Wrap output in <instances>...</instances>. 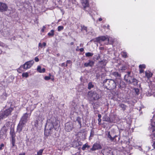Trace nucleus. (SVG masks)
<instances>
[{"instance_id":"obj_51","label":"nucleus","mask_w":155,"mask_h":155,"mask_svg":"<svg viewBox=\"0 0 155 155\" xmlns=\"http://www.w3.org/2000/svg\"><path fill=\"white\" fill-rule=\"evenodd\" d=\"M79 50L80 51H81V52H83L84 51V49L83 48H80V49H79Z\"/></svg>"},{"instance_id":"obj_26","label":"nucleus","mask_w":155,"mask_h":155,"mask_svg":"<svg viewBox=\"0 0 155 155\" xmlns=\"http://www.w3.org/2000/svg\"><path fill=\"white\" fill-rule=\"evenodd\" d=\"M76 122H77L80 125V128L81 127V118L79 117H77L76 120Z\"/></svg>"},{"instance_id":"obj_30","label":"nucleus","mask_w":155,"mask_h":155,"mask_svg":"<svg viewBox=\"0 0 155 155\" xmlns=\"http://www.w3.org/2000/svg\"><path fill=\"white\" fill-rule=\"evenodd\" d=\"M94 55V54L93 53L91 52H87L85 54V55L87 57H92Z\"/></svg>"},{"instance_id":"obj_27","label":"nucleus","mask_w":155,"mask_h":155,"mask_svg":"<svg viewBox=\"0 0 155 155\" xmlns=\"http://www.w3.org/2000/svg\"><path fill=\"white\" fill-rule=\"evenodd\" d=\"M15 139H12L11 140V143L12 144V146L11 147V148H13L14 147H16V146L15 145Z\"/></svg>"},{"instance_id":"obj_43","label":"nucleus","mask_w":155,"mask_h":155,"mask_svg":"<svg viewBox=\"0 0 155 155\" xmlns=\"http://www.w3.org/2000/svg\"><path fill=\"white\" fill-rule=\"evenodd\" d=\"M44 79L46 80H48L50 79V77L49 76H45Z\"/></svg>"},{"instance_id":"obj_47","label":"nucleus","mask_w":155,"mask_h":155,"mask_svg":"<svg viewBox=\"0 0 155 155\" xmlns=\"http://www.w3.org/2000/svg\"><path fill=\"white\" fill-rule=\"evenodd\" d=\"M46 28L45 26H44L43 27L42 29L41 30V31L42 32H44L45 29Z\"/></svg>"},{"instance_id":"obj_62","label":"nucleus","mask_w":155,"mask_h":155,"mask_svg":"<svg viewBox=\"0 0 155 155\" xmlns=\"http://www.w3.org/2000/svg\"><path fill=\"white\" fill-rule=\"evenodd\" d=\"M100 49L101 50H103V49H104V48L103 47H101Z\"/></svg>"},{"instance_id":"obj_38","label":"nucleus","mask_w":155,"mask_h":155,"mask_svg":"<svg viewBox=\"0 0 155 155\" xmlns=\"http://www.w3.org/2000/svg\"><path fill=\"white\" fill-rule=\"evenodd\" d=\"M81 27L82 30H85L86 32L87 31V27L85 26L84 25H81Z\"/></svg>"},{"instance_id":"obj_2","label":"nucleus","mask_w":155,"mask_h":155,"mask_svg":"<svg viewBox=\"0 0 155 155\" xmlns=\"http://www.w3.org/2000/svg\"><path fill=\"white\" fill-rule=\"evenodd\" d=\"M124 80L127 83L133 84L134 85H137L138 82L137 80L132 77L130 71L126 72V74L124 76Z\"/></svg>"},{"instance_id":"obj_20","label":"nucleus","mask_w":155,"mask_h":155,"mask_svg":"<svg viewBox=\"0 0 155 155\" xmlns=\"http://www.w3.org/2000/svg\"><path fill=\"white\" fill-rule=\"evenodd\" d=\"M107 138H108L111 141H113L114 140V139L117 137V136H112L111 134H110V132H107Z\"/></svg>"},{"instance_id":"obj_19","label":"nucleus","mask_w":155,"mask_h":155,"mask_svg":"<svg viewBox=\"0 0 155 155\" xmlns=\"http://www.w3.org/2000/svg\"><path fill=\"white\" fill-rule=\"evenodd\" d=\"M7 94L5 92L3 93L2 95L0 96V103H2L6 99Z\"/></svg>"},{"instance_id":"obj_24","label":"nucleus","mask_w":155,"mask_h":155,"mask_svg":"<svg viewBox=\"0 0 155 155\" xmlns=\"http://www.w3.org/2000/svg\"><path fill=\"white\" fill-rule=\"evenodd\" d=\"M39 122V123L40 125H41L42 124V122L44 119L43 117L41 116H39L38 117V119Z\"/></svg>"},{"instance_id":"obj_41","label":"nucleus","mask_w":155,"mask_h":155,"mask_svg":"<svg viewBox=\"0 0 155 155\" xmlns=\"http://www.w3.org/2000/svg\"><path fill=\"white\" fill-rule=\"evenodd\" d=\"M127 69V67L125 66H123L120 67V69L122 71H125Z\"/></svg>"},{"instance_id":"obj_53","label":"nucleus","mask_w":155,"mask_h":155,"mask_svg":"<svg viewBox=\"0 0 155 155\" xmlns=\"http://www.w3.org/2000/svg\"><path fill=\"white\" fill-rule=\"evenodd\" d=\"M98 124H99V123H101V118H98Z\"/></svg>"},{"instance_id":"obj_54","label":"nucleus","mask_w":155,"mask_h":155,"mask_svg":"<svg viewBox=\"0 0 155 155\" xmlns=\"http://www.w3.org/2000/svg\"><path fill=\"white\" fill-rule=\"evenodd\" d=\"M98 118H101V115L100 114H99L98 115Z\"/></svg>"},{"instance_id":"obj_16","label":"nucleus","mask_w":155,"mask_h":155,"mask_svg":"<svg viewBox=\"0 0 155 155\" xmlns=\"http://www.w3.org/2000/svg\"><path fill=\"white\" fill-rule=\"evenodd\" d=\"M88 61V62H86L84 63V66L85 67H90L91 68L92 67L94 64V62L91 60H89Z\"/></svg>"},{"instance_id":"obj_50","label":"nucleus","mask_w":155,"mask_h":155,"mask_svg":"<svg viewBox=\"0 0 155 155\" xmlns=\"http://www.w3.org/2000/svg\"><path fill=\"white\" fill-rule=\"evenodd\" d=\"M144 71V70L142 69H140V73H141L143 72Z\"/></svg>"},{"instance_id":"obj_15","label":"nucleus","mask_w":155,"mask_h":155,"mask_svg":"<svg viewBox=\"0 0 155 155\" xmlns=\"http://www.w3.org/2000/svg\"><path fill=\"white\" fill-rule=\"evenodd\" d=\"M103 155H112V152L108 149H105L102 150Z\"/></svg>"},{"instance_id":"obj_13","label":"nucleus","mask_w":155,"mask_h":155,"mask_svg":"<svg viewBox=\"0 0 155 155\" xmlns=\"http://www.w3.org/2000/svg\"><path fill=\"white\" fill-rule=\"evenodd\" d=\"M81 3L84 10L88 7V0H81Z\"/></svg>"},{"instance_id":"obj_12","label":"nucleus","mask_w":155,"mask_h":155,"mask_svg":"<svg viewBox=\"0 0 155 155\" xmlns=\"http://www.w3.org/2000/svg\"><path fill=\"white\" fill-rule=\"evenodd\" d=\"M107 39V40L109 42L110 40V38L109 37L107 36H101L97 38L96 40L97 41L100 42L101 41H104Z\"/></svg>"},{"instance_id":"obj_4","label":"nucleus","mask_w":155,"mask_h":155,"mask_svg":"<svg viewBox=\"0 0 155 155\" xmlns=\"http://www.w3.org/2000/svg\"><path fill=\"white\" fill-rule=\"evenodd\" d=\"M104 84L107 89H113L116 87L117 85L118 86L116 81L113 79H107L104 82Z\"/></svg>"},{"instance_id":"obj_23","label":"nucleus","mask_w":155,"mask_h":155,"mask_svg":"<svg viewBox=\"0 0 155 155\" xmlns=\"http://www.w3.org/2000/svg\"><path fill=\"white\" fill-rule=\"evenodd\" d=\"M103 120L104 121H105L107 122H110V118L106 114L104 116L103 118Z\"/></svg>"},{"instance_id":"obj_60","label":"nucleus","mask_w":155,"mask_h":155,"mask_svg":"<svg viewBox=\"0 0 155 155\" xmlns=\"http://www.w3.org/2000/svg\"><path fill=\"white\" fill-rule=\"evenodd\" d=\"M135 91H136V92L137 93V92H138L139 90L138 89H136Z\"/></svg>"},{"instance_id":"obj_42","label":"nucleus","mask_w":155,"mask_h":155,"mask_svg":"<svg viewBox=\"0 0 155 155\" xmlns=\"http://www.w3.org/2000/svg\"><path fill=\"white\" fill-rule=\"evenodd\" d=\"M91 104H92V106L93 107V108L94 109H95V108H97L96 107H97V106L96 107V106H95V103H94V102L93 103H91Z\"/></svg>"},{"instance_id":"obj_59","label":"nucleus","mask_w":155,"mask_h":155,"mask_svg":"<svg viewBox=\"0 0 155 155\" xmlns=\"http://www.w3.org/2000/svg\"><path fill=\"white\" fill-rule=\"evenodd\" d=\"M102 18H100L99 19V21H102Z\"/></svg>"},{"instance_id":"obj_56","label":"nucleus","mask_w":155,"mask_h":155,"mask_svg":"<svg viewBox=\"0 0 155 155\" xmlns=\"http://www.w3.org/2000/svg\"><path fill=\"white\" fill-rule=\"evenodd\" d=\"M42 45H43V46L45 47V46L46 45V43L45 42H43L42 44Z\"/></svg>"},{"instance_id":"obj_37","label":"nucleus","mask_w":155,"mask_h":155,"mask_svg":"<svg viewBox=\"0 0 155 155\" xmlns=\"http://www.w3.org/2000/svg\"><path fill=\"white\" fill-rule=\"evenodd\" d=\"M64 29V27L62 26H58V31H61L63 30Z\"/></svg>"},{"instance_id":"obj_49","label":"nucleus","mask_w":155,"mask_h":155,"mask_svg":"<svg viewBox=\"0 0 155 155\" xmlns=\"http://www.w3.org/2000/svg\"><path fill=\"white\" fill-rule=\"evenodd\" d=\"M67 64H71V61L70 60H67L66 61Z\"/></svg>"},{"instance_id":"obj_7","label":"nucleus","mask_w":155,"mask_h":155,"mask_svg":"<svg viewBox=\"0 0 155 155\" xmlns=\"http://www.w3.org/2000/svg\"><path fill=\"white\" fill-rule=\"evenodd\" d=\"M34 63L33 60H31L25 62L24 64L20 66V68H23L25 69L30 68Z\"/></svg>"},{"instance_id":"obj_40","label":"nucleus","mask_w":155,"mask_h":155,"mask_svg":"<svg viewBox=\"0 0 155 155\" xmlns=\"http://www.w3.org/2000/svg\"><path fill=\"white\" fill-rule=\"evenodd\" d=\"M146 66L145 64H140L139 66V68L140 69H142L143 68H145Z\"/></svg>"},{"instance_id":"obj_18","label":"nucleus","mask_w":155,"mask_h":155,"mask_svg":"<svg viewBox=\"0 0 155 155\" xmlns=\"http://www.w3.org/2000/svg\"><path fill=\"white\" fill-rule=\"evenodd\" d=\"M118 106L119 108H121L120 110L123 111L126 110L127 108L128 107V106L127 105L122 103H120Z\"/></svg>"},{"instance_id":"obj_45","label":"nucleus","mask_w":155,"mask_h":155,"mask_svg":"<svg viewBox=\"0 0 155 155\" xmlns=\"http://www.w3.org/2000/svg\"><path fill=\"white\" fill-rule=\"evenodd\" d=\"M35 60L36 62H38L39 61V59L37 57H36L35 58Z\"/></svg>"},{"instance_id":"obj_11","label":"nucleus","mask_w":155,"mask_h":155,"mask_svg":"<svg viewBox=\"0 0 155 155\" xmlns=\"http://www.w3.org/2000/svg\"><path fill=\"white\" fill-rule=\"evenodd\" d=\"M8 8V7L6 4L0 2V11L1 12L6 11H7Z\"/></svg>"},{"instance_id":"obj_31","label":"nucleus","mask_w":155,"mask_h":155,"mask_svg":"<svg viewBox=\"0 0 155 155\" xmlns=\"http://www.w3.org/2000/svg\"><path fill=\"white\" fill-rule=\"evenodd\" d=\"M88 88L89 90L94 87V85L92 84V82H90L88 83Z\"/></svg>"},{"instance_id":"obj_5","label":"nucleus","mask_w":155,"mask_h":155,"mask_svg":"<svg viewBox=\"0 0 155 155\" xmlns=\"http://www.w3.org/2000/svg\"><path fill=\"white\" fill-rule=\"evenodd\" d=\"M12 111L11 109H8L6 110L4 112H0V120L6 118L9 116Z\"/></svg>"},{"instance_id":"obj_1","label":"nucleus","mask_w":155,"mask_h":155,"mask_svg":"<svg viewBox=\"0 0 155 155\" xmlns=\"http://www.w3.org/2000/svg\"><path fill=\"white\" fill-rule=\"evenodd\" d=\"M56 119L54 117L51 118L47 120L45 130L44 134L45 136H48L51 134L54 125L56 124Z\"/></svg>"},{"instance_id":"obj_32","label":"nucleus","mask_w":155,"mask_h":155,"mask_svg":"<svg viewBox=\"0 0 155 155\" xmlns=\"http://www.w3.org/2000/svg\"><path fill=\"white\" fill-rule=\"evenodd\" d=\"M100 58L101 56L100 55V54H98L97 55H94V56L93 58V59L94 60L96 59L97 60H98Z\"/></svg>"},{"instance_id":"obj_34","label":"nucleus","mask_w":155,"mask_h":155,"mask_svg":"<svg viewBox=\"0 0 155 155\" xmlns=\"http://www.w3.org/2000/svg\"><path fill=\"white\" fill-rule=\"evenodd\" d=\"M35 126L36 127H38V126H41V125H40V124L39 123V120L37 119L35 120Z\"/></svg>"},{"instance_id":"obj_6","label":"nucleus","mask_w":155,"mask_h":155,"mask_svg":"<svg viewBox=\"0 0 155 155\" xmlns=\"http://www.w3.org/2000/svg\"><path fill=\"white\" fill-rule=\"evenodd\" d=\"M88 95L89 97L94 100H97L100 98L99 94L96 92L90 91L88 93Z\"/></svg>"},{"instance_id":"obj_48","label":"nucleus","mask_w":155,"mask_h":155,"mask_svg":"<svg viewBox=\"0 0 155 155\" xmlns=\"http://www.w3.org/2000/svg\"><path fill=\"white\" fill-rule=\"evenodd\" d=\"M75 143H76V146H78L79 145H81V143H80L79 144V143L78 142H77V141H76L75 142Z\"/></svg>"},{"instance_id":"obj_25","label":"nucleus","mask_w":155,"mask_h":155,"mask_svg":"<svg viewBox=\"0 0 155 155\" xmlns=\"http://www.w3.org/2000/svg\"><path fill=\"white\" fill-rule=\"evenodd\" d=\"M145 74L146 77L148 78L151 77L152 75V73H151L149 71H146Z\"/></svg>"},{"instance_id":"obj_10","label":"nucleus","mask_w":155,"mask_h":155,"mask_svg":"<svg viewBox=\"0 0 155 155\" xmlns=\"http://www.w3.org/2000/svg\"><path fill=\"white\" fill-rule=\"evenodd\" d=\"M73 127V125L71 123H67L65 124V129L68 132H70L71 131Z\"/></svg>"},{"instance_id":"obj_8","label":"nucleus","mask_w":155,"mask_h":155,"mask_svg":"<svg viewBox=\"0 0 155 155\" xmlns=\"http://www.w3.org/2000/svg\"><path fill=\"white\" fill-rule=\"evenodd\" d=\"M30 115L31 114L26 113L24 114L21 118L20 121L25 124L28 121V118L30 117Z\"/></svg>"},{"instance_id":"obj_52","label":"nucleus","mask_w":155,"mask_h":155,"mask_svg":"<svg viewBox=\"0 0 155 155\" xmlns=\"http://www.w3.org/2000/svg\"><path fill=\"white\" fill-rule=\"evenodd\" d=\"M42 45L41 44V43H40L38 44V47H41V48H42Z\"/></svg>"},{"instance_id":"obj_29","label":"nucleus","mask_w":155,"mask_h":155,"mask_svg":"<svg viewBox=\"0 0 155 155\" xmlns=\"http://www.w3.org/2000/svg\"><path fill=\"white\" fill-rule=\"evenodd\" d=\"M90 147V146L88 145V144L87 143H86L83 146V147L82 148V149L84 150H85L86 148H89Z\"/></svg>"},{"instance_id":"obj_22","label":"nucleus","mask_w":155,"mask_h":155,"mask_svg":"<svg viewBox=\"0 0 155 155\" xmlns=\"http://www.w3.org/2000/svg\"><path fill=\"white\" fill-rule=\"evenodd\" d=\"M37 71L40 73H43L45 72V68L41 69V67L40 66H38L37 68Z\"/></svg>"},{"instance_id":"obj_58","label":"nucleus","mask_w":155,"mask_h":155,"mask_svg":"<svg viewBox=\"0 0 155 155\" xmlns=\"http://www.w3.org/2000/svg\"><path fill=\"white\" fill-rule=\"evenodd\" d=\"M153 147L155 148V142L153 143Z\"/></svg>"},{"instance_id":"obj_33","label":"nucleus","mask_w":155,"mask_h":155,"mask_svg":"<svg viewBox=\"0 0 155 155\" xmlns=\"http://www.w3.org/2000/svg\"><path fill=\"white\" fill-rule=\"evenodd\" d=\"M48 35L49 36H53L54 35V31L53 30H51L50 32H49Z\"/></svg>"},{"instance_id":"obj_44","label":"nucleus","mask_w":155,"mask_h":155,"mask_svg":"<svg viewBox=\"0 0 155 155\" xmlns=\"http://www.w3.org/2000/svg\"><path fill=\"white\" fill-rule=\"evenodd\" d=\"M151 137H152V138L153 140H155V134L153 133L151 135Z\"/></svg>"},{"instance_id":"obj_61","label":"nucleus","mask_w":155,"mask_h":155,"mask_svg":"<svg viewBox=\"0 0 155 155\" xmlns=\"http://www.w3.org/2000/svg\"><path fill=\"white\" fill-rule=\"evenodd\" d=\"M80 46L81 47H82L83 46V44H81L80 45Z\"/></svg>"},{"instance_id":"obj_35","label":"nucleus","mask_w":155,"mask_h":155,"mask_svg":"<svg viewBox=\"0 0 155 155\" xmlns=\"http://www.w3.org/2000/svg\"><path fill=\"white\" fill-rule=\"evenodd\" d=\"M121 55L123 57L126 58L127 57V53L126 52H121Z\"/></svg>"},{"instance_id":"obj_39","label":"nucleus","mask_w":155,"mask_h":155,"mask_svg":"<svg viewBox=\"0 0 155 155\" xmlns=\"http://www.w3.org/2000/svg\"><path fill=\"white\" fill-rule=\"evenodd\" d=\"M43 151V149H41L40 150L37 152V154L38 155H42Z\"/></svg>"},{"instance_id":"obj_17","label":"nucleus","mask_w":155,"mask_h":155,"mask_svg":"<svg viewBox=\"0 0 155 155\" xmlns=\"http://www.w3.org/2000/svg\"><path fill=\"white\" fill-rule=\"evenodd\" d=\"M101 147L100 145L98 143H95L94 144L92 148L91 149V150L94 151L96 150L101 149Z\"/></svg>"},{"instance_id":"obj_9","label":"nucleus","mask_w":155,"mask_h":155,"mask_svg":"<svg viewBox=\"0 0 155 155\" xmlns=\"http://www.w3.org/2000/svg\"><path fill=\"white\" fill-rule=\"evenodd\" d=\"M7 130V129L5 126L2 129L0 132V139H3L5 137V134Z\"/></svg>"},{"instance_id":"obj_46","label":"nucleus","mask_w":155,"mask_h":155,"mask_svg":"<svg viewBox=\"0 0 155 155\" xmlns=\"http://www.w3.org/2000/svg\"><path fill=\"white\" fill-rule=\"evenodd\" d=\"M4 144L3 143H2L0 145V150H1L3 149V147H4Z\"/></svg>"},{"instance_id":"obj_28","label":"nucleus","mask_w":155,"mask_h":155,"mask_svg":"<svg viewBox=\"0 0 155 155\" xmlns=\"http://www.w3.org/2000/svg\"><path fill=\"white\" fill-rule=\"evenodd\" d=\"M10 134L12 137V139H15V135L14 132L11 130L10 132Z\"/></svg>"},{"instance_id":"obj_36","label":"nucleus","mask_w":155,"mask_h":155,"mask_svg":"<svg viewBox=\"0 0 155 155\" xmlns=\"http://www.w3.org/2000/svg\"><path fill=\"white\" fill-rule=\"evenodd\" d=\"M22 76L23 77L27 78L28 76V74L27 72L24 73L22 74Z\"/></svg>"},{"instance_id":"obj_64","label":"nucleus","mask_w":155,"mask_h":155,"mask_svg":"<svg viewBox=\"0 0 155 155\" xmlns=\"http://www.w3.org/2000/svg\"><path fill=\"white\" fill-rule=\"evenodd\" d=\"M74 44V43L73 42H71V45H73Z\"/></svg>"},{"instance_id":"obj_55","label":"nucleus","mask_w":155,"mask_h":155,"mask_svg":"<svg viewBox=\"0 0 155 155\" xmlns=\"http://www.w3.org/2000/svg\"><path fill=\"white\" fill-rule=\"evenodd\" d=\"M65 65V63H63L61 64V66L62 67H64Z\"/></svg>"},{"instance_id":"obj_57","label":"nucleus","mask_w":155,"mask_h":155,"mask_svg":"<svg viewBox=\"0 0 155 155\" xmlns=\"http://www.w3.org/2000/svg\"><path fill=\"white\" fill-rule=\"evenodd\" d=\"M18 155H25V153H20Z\"/></svg>"},{"instance_id":"obj_14","label":"nucleus","mask_w":155,"mask_h":155,"mask_svg":"<svg viewBox=\"0 0 155 155\" xmlns=\"http://www.w3.org/2000/svg\"><path fill=\"white\" fill-rule=\"evenodd\" d=\"M25 124L21 122L20 121L17 127V130L19 133L21 131Z\"/></svg>"},{"instance_id":"obj_63","label":"nucleus","mask_w":155,"mask_h":155,"mask_svg":"<svg viewBox=\"0 0 155 155\" xmlns=\"http://www.w3.org/2000/svg\"><path fill=\"white\" fill-rule=\"evenodd\" d=\"M107 28L108 29H109V25H108L107 26Z\"/></svg>"},{"instance_id":"obj_3","label":"nucleus","mask_w":155,"mask_h":155,"mask_svg":"<svg viewBox=\"0 0 155 155\" xmlns=\"http://www.w3.org/2000/svg\"><path fill=\"white\" fill-rule=\"evenodd\" d=\"M111 75L115 78L116 81L118 84V87L119 88L124 87L125 86L124 82L121 81V74L120 73L117 71H114L111 73Z\"/></svg>"},{"instance_id":"obj_21","label":"nucleus","mask_w":155,"mask_h":155,"mask_svg":"<svg viewBox=\"0 0 155 155\" xmlns=\"http://www.w3.org/2000/svg\"><path fill=\"white\" fill-rule=\"evenodd\" d=\"M148 96H150L152 95L155 96V90L150 89L148 91V93L147 94Z\"/></svg>"}]
</instances>
